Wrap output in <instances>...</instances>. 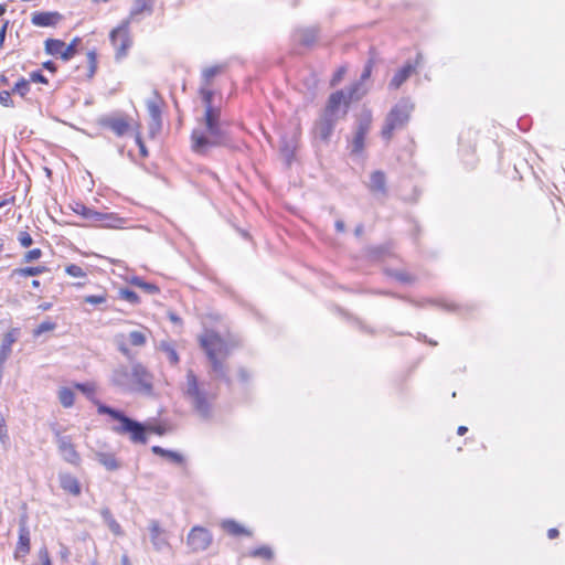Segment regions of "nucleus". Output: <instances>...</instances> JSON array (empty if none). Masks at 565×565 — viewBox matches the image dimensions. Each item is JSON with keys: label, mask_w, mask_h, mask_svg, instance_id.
<instances>
[{"label": "nucleus", "mask_w": 565, "mask_h": 565, "mask_svg": "<svg viewBox=\"0 0 565 565\" xmlns=\"http://www.w3.org/2000/svg\"><path fill=\"white\" fill-rule=\"evenodd\" d=\"M203 122L205 129H193L191 134V148L201 156H205L211 148L225 147L230 143V136L221 122V109H206Z\"/></svg>", "instance_id": "f257e3e1"}, {"label": "nucleus", "mask_w": 565, "mask_h": 565, "mask_svg": "<svg viewBox=\"0 0 565 565\" xmlns=\"http://www.w3.org/2000/svg\"><path fill=\"white\" fill-rule=\"evenodd\" d=\"M200 344L204 350L211 365L210 374L212 379L223 381L231 385L232 380L228 375L227 358L231 355L230 344L216 332L206 330L200 337Z\"/></svg>", "instance_id": "f03ea898"}, {"label": "nucleus", "mask_w": 565, "mask_h": 565, "mask_svg": "<svg viewBox=\"0 0 565 565\" xmlns=\"http://www.w3.org/2000/svg\"><path fill=\"white\" fill-rule=\"evenodd\" d=\"M185 399L190 403L194 412L203 419L212 417L213 403L215 395L207 392L200 384L196 375L192 370L186 372L185 383L182 387Z\"/></svg>", "instance_id": "7ed1b4c3"}, {"label": "nucleus", "mask_w": 565, "mask_h": 565, "mask_svg": "<svg viewBox=\"0 0 565 565\" xmlns=\"http://www.w3.org/2000/svg\"><path fill=\"white\" fill-rule=\"evenodd\" d=\"M99 414L109 415L113 419L119 424L113 427V431L118 435H128L129 439L134 444H146L147 443V427L127 415L121 411L115 409L108 405L99 404L97 408Z\"/></svg>", "instance_id": "20e7f679"}, {"label": "nucleus", "mask_w": 565, "mask_h": 565, "mask_svg": "<svg viewBox=\"0 0 565 565\" xmlns=\"http://www.w3.org/2000/svg\"><path fill=\"white\" fill-rule=\"evenodd\" d=\"M413 109L414 104L409 98L398 100L385 118V124L381 132L382 137L390 140L394 130L402 129L408 122Z\"/></svg>", "instance_id": "39448f33"}, {"label": "nucleus", "mask_w": 565, "mask_h": 565, "mask_svg": "<svg viewBox=\"0 0 565 565\" xmlns=\"http://www.w3.org/2000/svg\"><path fill=\"white\" fill-rule=\"evenodd\" d=\"M359 89L360 83H356L348 89L347 94L344 93V90H337L332 93L328 99V104L323 114H327L328 116H332L339 119L341 105L344 104V106H347L351 100L360 99L361 96L364 94H359Z\"/></svg>", "instance_id": "423d86ee"}, {"label": "nucleus", "mask_w": 565, "mask_h": 565, "mask_svg": "<svg viewBox=\"0 0 565 565\" xmlns=\"http://www.w3.org/2000/svg\"><path fill=\"white\" fill-rule=\"evenodd\" d=\"M109 39L116 49V58L120 60L125 57L131 45V40L129 38V20L122 21L119 26L114 29L110 32Z\"/></svg>", "instance_id": "0eeeda50"}, {"label": "nucleus", "mask_w": 565, "mask_h": 565, "mask_svg": "<svg viewBox=\"0 0 565 565\" xmlns=\"http://www.w3.org/2000/svg\"><path fill=\"white\" fill-rule=\"evenodd\" d=\"M131 376L132 391H139L147 395L152 393V376L142 364H132Z\"/></svg>", "instance_id": "6e6552de"}, {"label": "nucleus", "mask_w": 565, "mask_h": 565, "mask_svg": "<svg viewBox=\"0 0 565 565\" xmlns=\"http://www.w3.org/2000/svg\"><path fill=\"white\" fill-rule=\"evenodd\" d=\"M212 543V534L204 527L194 526L188 535V545L194 552L206 550Z\"/></svg>", "instance_id": "1a4fd4ad"}, {"label": "nucleus", "mask_w": 565, "mask_h": 565, "mask_svg": "<svg viewBox=\"0 0 565 565\" xmlns=\"http://www.w3.org/2000/svg\"><path fill=\"white\" fill-rule=\"evenodd\" d=\"M56 444L58 451L65 461L74 466L79 465L81 456L76 451L70 436H62L60 433H56Z\"/></svg>", "instance_id": "9d476101"}, {"label": "nucleus", "mask_w": 565, "mask_h": 565, "mask_svg": "<svg viewBox=\"0 0 565 565\" xmlns=\"http://www.w3.org/2000/svg\"><path fill=\"white\" fill-rule=\"evenodd\" d=\"M147 110L150 116L149 130L154 136L162 125L161 109H160V97L157 92H153V98L146 102Z\"/></svg>", "instance_id": "9b49d317"}, {"label": "nucleus", "mask_w": 565, "mask_h": 565, "mask_svg": "<svg viewBox=\"0 0 565 565\" xmlns=\"http://www.w3.org/2000/svg\"><path fill=\"white\" fill-rule=\"evenodd\" d=\"M110 382L124 392L132 391L131 371L126 365H118L113 370Z\"/></svg>", "instance_id": "f8f14e48"}, {"label": "nucleus", "mask_w": 565, "mask_h": 565, "mask_svg": "<svg viewBox=\"0 0 565 565\" xmlns=\"http://www.w3.org/2000/svg\"><path fill=\"white\" fill-rule=\"evenodd\" d=\"M98 122L102 127L110 129L118 137L125 136L130 128L129 122L122 116H105Z\"/></svg>", "instance_id": "ddd939ff"}, {"label": "nucleus", "mask_w": 565, "mask_h": 565, "mask_svg": "<svg viewBox=\"0 0 565 565\" xmlns=\"http://www.w3.org/2000/svg\"><path fill=\"white\" fill-rule=\"evenodd\" d=\"M89 221L95 225L110 228L120 227L125 222L124 218L119 217L115 213L99 212L96 210L92 211Z\"/></svg>", "instance_id": "4468645a"}, {"label": "nucleus", "mask_w": 565, "mask_h": 565, "mask_svg": "<svg viewBox=\"0 0 565 565\" xmlns=\"http://www.w3.org/2000/svg\"><path fill=\"white\" fill-rule=\"evenodd\" d=\"M30 552V531L26 525V518L23 516L19 522V541L14 552L15 558L25 556Z\"/></svg>", "instance_id": "2eb2a0df"}, {"label": "nucleus", "mask_w": 565, "mask_h": 565, "mask_svg": "<svg viewBox=\"0 0 565 565\" xmlns=\"http://www.w3.org/2000/svg\"><path fill=\"white\" fill-rule=\"evenodd\" d=\"M150 541L156 551L161 552L169 546L166 531L160 526L157 520L149 522Z\"/></svg>", "instance_id": "dca6fc26"}, {"label": "nucleus", "mask_w": 565, "mask_h": 565, "mask_svg": "<svg viewBox=\"0 0 565 565\" xmlns=\"http://www.w3.org/2000/svg\"><path fill=\"white\" fill-rule=\"evenodd\" d=\"M62 19L58 12L36 11L32 14L31 22L41 28L54 26Z\"/></svg>", "instance_id": "f3484780"}, {"label": "nucleus", "mask_w": 565, "mask_h": 565, "mask_svg": "<svg viewBox=\"0 0 565 565\" xmlns=\"http://www.w3.org/2000/svg\"><path fill=\"white\" fill-rule=\"evenodd\" d=\"M338 121V118H334L332 116H328L327 114H323L320 120L316 124L315 131L316 135L321 140H328L331 136L335 122Z\"/></svg>", "instance_id": "a211bd4d"}, {"label": "nucleus", "mask_w": 565, "mask_h": 565, "mask_svg": "<svg viewBox=\"0 0 565 565\" xmlns=\"http://www.w3.org/2000/svg\"><path fill=\"white\" fill-rule=\"evenodd\" d=\"M369 190L374 194H381L382 196L387 195L386 175L383 171L376 170L371 173L370 181L367 183Z\"/></svg>", "instance_id": "6ab92c4d"}, {"label": "nucleus", "mask_w": 565, "mask_h": 565, "mask_svg": "<svg viewBox=\"0 0 565 565\" xmlns=\"http://www.w3.org/2000/svg\"><path fill=\"white\" fill-rule=\"evenodd\" d=\"M318 34L317 26L299 28L295 31L294 39L303 46H311L317 41Z\"/></svg>", "instance_id": "aec40b11"}, {"label": "nucleus", "mask_w": 565, "mask_h": 565, "mask_svg": "<svg viewBox=\"0 0 565 565\" xmlns=\"http://www.w3.org/2000/svg\"><path fill=\"white\" fill-rule=\"evenodd\" d=\"M415 72V66L411 63H406L401 70H398L388 83L390 89H398Z\"/></svg>", "instance_id": "412c9836"}, {"label": "nucleus", "mask_w": 565, "mask_h": 565, "mask_svg": "<svg viewBox=\"0 0 565 565\" xmlns=\"http://www.w3.org/2000/svg\"><path fill=\"white\" fill-rule=\"evenodd\" d=\"M60 486L61 488L73 494V495H79L81 494V484L76 477L72 476L71 473H60Z\"/></svg>", "instance_id": "4be33fe9"}, {"label": "nucleus", "mask_w": 565, "mask_h": 565, "mask_svg": "<svg viewBox=\"0 0 565 565\" xmlns=\"http://www.w3.org/2000/svg\"><path fill=\"white\" fill-rule=\"evenodd\" d=\"M47 268L45 266H35V267H21V268H14L11 274L10 278H25V277H34L42 273H44Z\"/></svg>", "instance_id": "5701e85b"}, {"label": "nucleus", "mask_w": 565, "mask_h": 565, "mask_svg": "<svg viewBox=\"0 0 565 565\" xmlns=\"http://www.w3.org/2000/svg\"><path fill=\"white\" fill-rule=\"evenodd\" d=\"M152 7H153L152 0H134V4L130 10L128 20L130 21V20L135 19L137 15L141 14L142 12H148L149 14L152 13Z\"/></svg>", "instance_id": "b1692460"}, {"label": "nucleus", "mask_w": 565, "mask_h": 565, "mask_svg": "<svg viewBox=\"0 0 565 565\" xmlns=\"http://www.w3.org/2000/svg\"><path fill=\"white\" fill-rule=\"evenodd\" d=\"M100 515H102L104 522L109 527V530L115 535H121L122 534L120 524L114 519V516H113V514H111V512H110V510L108 508L102 509Z\"/></svg>", "instance_id": "393cba45"}, {"label": "nucleus", "mask_w": 565, "mask_h": 565, "mask_svg": "<svg viewBox=\"0 0 565 565\" xmlns=\"http://www.w3.org/2000/svg\"><path fill=\"white\" fill-rule=\"evenodd\" d=\"M96 459L107 470L114 471V470H117L119 468V463H118L116 457L113 454L97 452L96 454Z\"/></svg>", "instance_id": "a878e982"}, {"label": "nucleus", "mask_w": 565, "mask_h": 565, "mask_svg": "<svg viewBox=\"0 0 565 565\" xmlns=\"http://www.w3.org/2000/svg\"><path fill=\"white\" fill-rule=\"evenodd\" d=\"M222 527L224 531H226L227 533L235 535V536L242 535V534L250 535V533L244 526H242L239 523H237L234 520H224L222 522Z\"/></svg>", "instance_id": "bb28decb"}, {"label": "nucleus", "mask_w": 565, "mask_h": 565, "mask_svg": "<svg viewBox=\"0 0 565 565\" xmlns=\"http://www.w3.org/2000/svg\"><path fill=\"white\" fill-rule=\"evenodd\" d=\"M64 46L65 43L62 40L47 39L45 41V52L50 55H60L61 58Z\"/></svg>", "instance_id": "cd10ccee"}, {"label": "nucleus", "mask_w": 565, "mask_h": 565, "mask_svg": "<svg viewBox=\"0 0 565 565\" xmlns=\"http://www.w3.org/2000/svg\"><path fill=\"white\" fill-rule=\"evenodd\" d=\"M372 124V114L369 110H365L361 114L358 119L356 130L358 132L366 135L371 128Z\"/></svg>", "instance_id": "c85d7f7f"}, {"label": "nucleus", "mask_w": 565, "mask_h": 565, "mask_svg": "<svg viewBox=\"0 0 565 565\" xmlns=\"http://www.w3.org/2000/svg\"><path fill=\"white\" fill-rule=\"evenodd\" d=\"M130 282L134 286H137V287L143 289L147 294L154 295V294L159 292L158 286H156L154 284H151V282H146L140 277H137V276L134 277L130 280Z\"/></svg>", "instance_id": "c756f323"}, {"label": "nucleus", "mask_w": 565, "mask_h": 565, "mask_svg": "<svg viewBox=\"0 0 565 565\" xmlns=\"http://www.w3.org/2000/svg\"><path fill=\"white\" fill-rule=\"evenodd\" d=\"M74 397H75L74 392L71 388L63 387L58 392L60 403L64 407H71L74 404Z\"/></svg>", "instance_id": "7c9ffc66"}, {"label": "nucleus", "mask_w": 565, "mask_h": 565, "mask_svg": "<svg viewBox=\"0 0 565 565\" xmlns=\"http://www.w3.org/2000/svg\"><path fill=\"white\" fill-rule=\"evenodd\" d=\"M160 350L163 351L167 354V359L169 362L173 365L178 364L179 362V355L174 348L169 342H161L160 343Z\"/></svg>", "instance_id": "2f4dec72"}, {"label": "nucleus", "mask_w": 565, "mask_h": 565, "mask_svg": "<svg viewBox=\"0 0 565 565\" xmlns=\"http://www.w3.org/2000/svg\"><path fill=\"white\" fill-rule=\"evenodd\" d=\"M128 341L134 347H142L147 342V337L142 331H131L128 334Z\"/></svg>", "instance_id": "473e14b6"}, {"label": "nucleus", "mask_w": 565, "mask_h": 565, "mask_svg": "<svg viewBox=\"0 0 565 565\" xmlns=\"http://www.w3.org/2000/svg\"><path fill=\"white\" fill-rule=\"evenodd\" d=\"M30 92V81L21 77L12 88V93L19 94L21 97H25Z\"/></svg>", "instance_id": "72a5a7b5"}, {"label": "nucleus", "mask_w": 565, "mask_h": 565, "mask_svg": "<svg viewBox=\"0 0 565 565\" xmlns=\"http://www.w3.org/2000/svg\"><path fill=\"white\" fill-rule=\"evenodd\" d=\"M55 328H56V322H54L50 319L44 320L33 330V335L39 337L42 333L55 330Z\"/></svg>", "instance_id": "f704fd0d"}, {"label": "nucleus", "mask_w": 565, "mask_h": 565, "mask_svg": "<svg viewBox=\"0 0 565 565\" xmlns=\"http://www.w3.org/2000/svg\"><path fill=\"white\" fill-rule=\"evenodd\" d=\"M119 297L131 305H137L140 301L139 296L134 290H130L128 288L120 289Z\"/></svg>", "instance_id": "c9c22d12"}, {"label": "nucleus", "mask_w": 565, "mask_h": 565, "mask_svg": "<svg viewBox=\"0 0 565 565\" xmlns=\"http://www.w3.org/2000/svg\"><path fill=\"white\" fill-rule=\"evenodd\" d=\"M365 136L366 135H364V134L355 131L352 143H351L353 153H359L363 150Z\"/></svg>", "instance_id": "e433bc0d"}, {"label": "nucleus", "mask_w": 565, "mask_h": 565, "mask_svg": "<svg viewBox=\"0 0 565 565\" xmlns=\"http://www.w3.org/2000/svg\"><path fill=\"white\" fill-rule=\"evenodd\" d=\"M72 210L83 216L85 220L89 221V217H90V214H92V211L93 209L86 206L85 204L81 203V202H75L73 205H72Z\"/></svg>", "instance_id": "4c0bfd02"}, {"label": "nucleus", "mask_w": 565, "mask_h": 565, "mask_svg": "<svg viewBox=\"0 0 565 565\" xmlns=\"http://www.w3.org/2000/svg\"><path fill=\"white\" fill-rule=\"evenodd\" d=\"M115 342L117 344V349L129 360L132 359L131 351L129 350L127 343L125 342V335L119 334L115 338Z\"/></svg>", "instance_id": "58836bf2"}, {"label": "nucleus", "mask_w": 565, "mask_h": 565, "mask_svg": "<svg viewBox=\"0 0 565 565\" xmlns=\"http://www.w3.org/2000/svg\"><path fill=\"white\" fill-rule=\"evenodd\" d=\"M79 42L78 39H74L68 45H65L62 53L63 61H70L76 53V46Z\"/></svg>", "instance_id": "ea45409f"}, {"label": "nucleus", "mask_w": 565, "mask_h": 565, "mask_svg": "<svg viewBox=\"0 0 565 565\" xmlns=\"http://www.w3.org/2000/svg\"><path fill=\"white\" fill-rule=\"evenodd\" d=\"M250 556L270 559L273 557V551L268 546H260L258 548L253 550L250 552Z\"/></svg>", "instance_id": "a19ab883"}, {"label": "nucleus", "mask_w": 565, "mask_h": 565, "mask_svg": "<svg viewBox=\"0 0 565 565\" xmlns=\"http://www.w3.org/2000/svg\"><path fill=\"white\" fill-rule=\"evenodd\" d=\"M213 96H214V94L212 90L206 89V88L201 89V97L205 105V110L206 109H220L218 107H214L212 105Z\"/></svg>", "instance_id": "79ce46f5"}, {"label": "nucleus", "mask_w": 565, "mask_h": 565, "mask_svg": "<svg viewBox=\"0 0 565 565\" xmlns=\"http://www.w3.org/2000/svg\"><path fill=\"white\" fill-rule=\"evenodd\" d=\"M107 300L106 294H99V295H88L84 297V302L98 306L105 303Z\"/></svg>", "instance_id": "37998d69"}, {"label": "nucleus", "mask_w": 565, "mask_h": 565, "mask_svg": "<svg viewBox=\"0 0 565 565\" xmlns=\"http://www.w3.org/2000/svg\"><path fill=\"white\" fill-rule=\"evenodd\" d=\"M221 72L220 66H211L203 71V78L209 84L218 73Z\"/></svg>", "instance_id": "c03bdc74"}, {"label": "nucleus", "mask_w": 565, "mask_h": 565, "mask_svg": "<svg viewBox=\"0 0 565 565\" xmlns=\"http://www.w3.org/2000/svg\"><path fill=\"white\" fill-rule=\"evenodd\" d=\"M390 275L393 276L398 281H402V282H405V284H408V282L413 281V277L408 273H406V271L392 270V271H390Z\"/></svg>", "instance_id": "a18cd8bd"}, {"label": "nucleus", "mask_w": 565, "mask_h": 565, "mask_svg": "<svg viewBox=\"0 0 565 565\" xmlns=\"http://www.w3.org/2000/svg\"><path fill=\"white\" fill-rule=\"evenodd\" d=\"M42 256V250L40 248H34L26 252L22 258L23 263H32L39 259Z\"/></svg>", "instance_id": "49530a36"}, {"label": "nucleus", "mask_w": 565, "mask_h": 565, "mask_svg": "<svg viewBox=\"0 0 565 565\" xmlns=\"http://www.w3.org/2000/svg\"><path fill=\"white\" fill-rule=\"evenodd\" d=\"M18 241L22 247H30L33 244L32 236L26 231H21L18 234Z\"/></svg>", "instance_id": "de8ad7c7"}, {"label": "nucleus", "mask_w": 565, "mask_h": 565, "mask_svg": "<svg viewBox=\"0 0 565 565\" xmlns=\"http://www.w3.org/2000/svg\"><path fill=\"white\" fill-rule=\"evenodd\" d=\"M66 274H68L72 277H83L85 276V273L83 268L75 264H70L65 267Z\"/></svg>", "instance_id": "09e8293b"}, {"label": "nucleus", "mask_w": 565, "mask_h": 565, "mask_svg": "<svg viewBox=\"0 0 565 565\" xmlns=\"http://www.w3.org/2000/svg\"><path fill=\"white\" fill-rule=\"evenodd\" d=\"M87 58H88V64H89L88 77H93L96 72V67H97L96 53L93 51L88 52Z\"/></svg>", "instance_id": "8fccbe9b"}, {"label": "nucleus", "mask_w": 565, "mask_h": 565, "mask_svg": "<svg viewBox=\"0 0 565 565\" xmlns=\"http://www.w3.org/2000/svg\"><path fill=\"white\" fill-rule=\"evenodd\" d=\"M0 104L4 107H13L14 106L10 92H8V90L0 92Z\"/></svg>", "instance_id": "3c124183"}, {"label": "nucleus", "mask_w": 565, "mask_h": 565, "mask_svg": "<svg viewBox=\"0 0 565 565\" xmlns=\"http://www.w3.org/2000/svg\"><path fill=\"white\" fill-rule=\"evenodd\" d=\"M30 82L47 84V78L41 71H34L30 74Z\"/></svg>", "instance_id": "603ef678"}, {"label": "nucleus", "mask_w": 565, "mask_h": 565, "mask_svg": "<svg viewBox=\"0 0 565 565\" xmlns=\"http://www.w3.org/2000/svg\"><path fill=\"white\" fill-rule=\"evenodd\" d=\"M166 458L174 463H178V465H181L184 461V458L181 454H179L177 451H172V450L168 451V455L166 456Z\"/></svg>", "instance_id": "864d4df0"}, {"label": "nucleus", "mask_w": 565, "mask_h": 565, "mask_svg": "<svg viewBox=\"0 0 565 565\" xmlns=\"http://www.w3.org/2000/svg\"><path fill=\"white\" fill-rule=\"evenodd\" d=\"M39 558H40L42 565H52V562H51V558H50L46 547H42L39 551Z\"/></svg>", "instance_id": "5fc2aeb1"}, {"label": "nucleus", "mask_w": 565, "mask_h": 565, "mask_svg": "<svg viewBox=\"0 0 565 565\" xmlns=\"http://www.w3.org/2000/svg\"><path fill=\"white\" fill-rule=\"evenodd\" d=\"M372 68H373V58H370L367 61V63L365 64L364 70L361 74V81H365L371 76Z\"/></svg>", "instance_id": "6e6d98bb"}, {"label": "nucleus", "mask_w": 565, "mask_h": 565, "mask_svg": "<svg viewBox=\"0 0 565 565\" xmlns=\"http://www.w3.org/2000/svg\"><path fill=\"white\" fill-rule=\"evenodd\" d=\"M345 73V68L344 67H340L333 75L332 79H331V85L332 86H335L343 77Z\"/></svg>", "instance_id": "4d7b16f0"}, {"label": "nucleus", "mask_w": 565, "mask_h": 565, "mask_svg": "<svg viewBox=\"0 0 565 565\" xmlns=\"http://www.w3.org/2000/svg\"><path fill=\"white\" fill-rule=\"evenodd\" d=\"M136 143L138 145L139 147V150H140V154L142 157H147L148 156V151H147V148L141 139V137L139 135L136 136Z\"/></svg>", "instance_id": "13d9d810"}, {"label": "nucleus", "mask_w": 565, "mask_h": 565, "mask_svg": "<svg viewBox=\"0 0 565 565\" xmlns=\"http://www.w3.org/2000/svg\"><path fill=\"white\" fill-rule=\"evenodd\" d=\"M151 451L154 454V455H158V456H161V457H164L168 455V449H164L160 446H152L151 448Z\"/></svg>", "instance_id": "bf43d9fd"}, {"label": "nucleus", "mask_w": 565, "mask_h": 565, "mask_svg": "<svg viewBox=\"0 0 565 565\" xmlns=\"http://www.w3.org/2000/svg\"><path fill=\"white\" fill-rule=\"evenodd\" d=\"M76 388H78L79 391H82L85 394H89L93 392V387L87 383H77Z\"/></svg>", "instance_id": "052dcab7"}, {"label": "nucleus", "mask_w": 565, "mask_h": 565, "mask_svg": "<svg viewBox=\"0 0 565 565\" xmlns=\"http://www.w3.org/2000/svg\"><path fill=\"white\" fill-rule=\"evenodd\" d=\"M9 439L7 425L0 426V441L4 444Z\"/></svg>", "instance_id": "680f3d73"}, {"label": "nucleus", "mask_w": 565, "mask_h": 565, "mask_svg": "<svg viewBox=\"0 0 565 565\" xmlns=\"http://www.w3.org/2000/svg\"><path fill=\"white\" fill-rule=\"evenodd\" d=\"M9 22L6 21L0 29V46L3 44Z\"/></svg>", "instance_id": "e2e57ef3"}, {"label": "nucleus", "mask_w": 565, "mask_h": 565, "mask_svg": "<svg viewBox=\"0 0 565 565\" xmlns=\"http://www.w3.org/2000/svg\"><path fill=\"white\" fill-rule=\"evenodd\" d=\"M43 67L52 73H54L56 71V64L52 61L44 62Z\"/></svg>", "instance_id": "0e129e2a"}, {"label": "nucleus", "mask_w": 565, "mask_h": 565, "mask_svg": "<svg viewBox=\"0 0 565 565\" xmlns=\"http://www.w3.org/2000/svg\"><path fill=\"white\" fill-rule=\"evenodd\" d=\"M238 376L242 382H246L249 379L248 372L245 369L238 370Z\"/></svg>", "instance_id": "69168bd1"}, {"label": "nucleus", "mask_w": 565, "mask_h": 565, "mask_svg": "<svg viewBox=\"0 0 565 565\" xmlns=\"http://www.w3.org/2000/svg\"><path fill=\"white\" fill-rule=\"evenodd\" d=\"M147 430L153 431L158 435H163L164 433V429L160 426H150L149 428H147Z\"/></svg>", "instance_id": "338daca9"}, {"label": "nucleus", "mask_w": 565, "mask_h": 565, "mask_svg": "<svg viewBox=\"0 0 565 565\" xmlns=\"http://www.w3.org/2000/svg\"><path fill=\"white\" fill-rule=\"evenodd\" d=\"M547 536H548L550 540H553V539L557 537L558 536V530L554 529V527L550 529L547 531Z\"/></svg>", "instance_id": "774afa93"}]
</instances>
